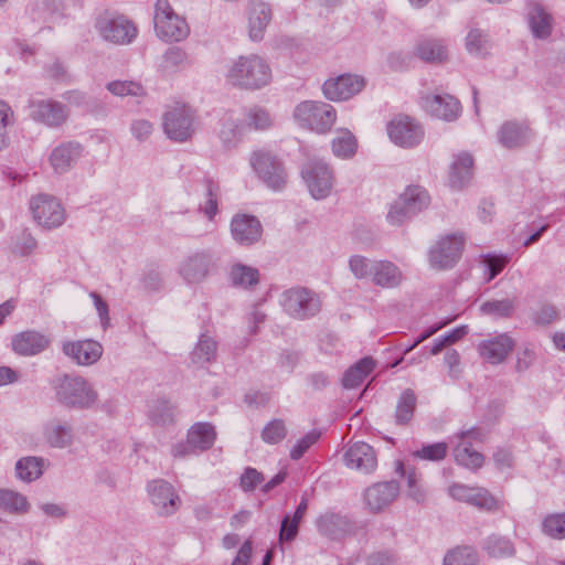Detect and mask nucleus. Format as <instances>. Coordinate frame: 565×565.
Wrapping results in <instances>:
<instances>
[{
	"label": "nucleus",
	"instance_id": "ea45409f",
	"mask_svg": "<svg viewBox=\"0 0 565 565\" xmlns=\"http://www.w3.org/2000/svg\"><path fill=\"white\" fill-rule=\"evenodd\" d=\"M468 503L486 511H498L503 507L500 500L481 487H475Z\"/></svg>",
	"mask_w": 565,
	"mask_h": 565
},
{
	"label": "nucleus",
	"instance_id": "13d9d810",
	"mask_svg": "<svg viewBox=\"0 0 565 565\" xmlns=\"http://www.w3.org/2000/svg\"><path fill=\"white\" fill-rule=\"evenodd\" d=\"M483 263L486 264L487 269L489 270L488 279L491 280L503 270L505 265L509 263V258L502 255H487L483 258Z\"/></svg>",
	"mask_w": 565,
	"mask_h": 565
},
{
	"label": "nucleus",
	"instance_id": "6ab92c4d",
	"mask_svg": "<svg viewBox=\"0 0 565 565\" xmlns=\"http://www.w3.org/2000/svg\"><path fill=\"white\" fill-rule=\"evenodd\" d=\"M215 268L211 255L195 253L184 258L179 267L180 275L188 282H200L205 279Z\"/></svg>",
	"mask_w": 565,
	"mask_h": 565
},
{
	"label": "nucleus",
	"instance_id": "de8ad7c7",
	"mask_svg": "<svg viewBox=\"0 0 565 565\" xmlns=\"http://www.w3.org/2000/svg\"><path fill=\"white\" fill-rule=\"evenodd\" d=\"M231 277L234 285L245 288L256 285L259 279L258 270L256 268L241 264L232 267Z\"/></svg>",
	"mask_w": 565,
	"mask_h": 565
},
{
	"label": "nucleus",
	"instance_id": "69168bd1",
	"mask_svg": "<svg viewBox=\"0 0 565 565\" xmlns=\"http://www.w3.org/2000/svg\"><path fill=\"white\" fill-rule=\"evenodd\" d=\"M408 494L417 502L425 499V492L419 484V477L416 472L412 471L407 475Z\"/></svg>",
	"mask_w": 565,
	"mask_h": 565
},
{
	"label": "nucleus",
	"instance_id": "c85d7f7f",
	"mask_svg": "<svg viewBox=\"0 0 565 565\" xmlns=\"http://www.w3.org/2000/svg\"><path fill=\"white\" fill-rule=\"evenodd\" d=\"M530 129L524 124L505 122L499 131V140L507 148L521 147L530 139Z\"/></svg>",
	"mask_w": 565,
	"mask_h": 565
},
{
	"label": "nucleus",
	"instance_id": "5701e85b",
	"mask_svg": "<svg viewBox=\"0 0 565 565\" xmlns=\"http://www.w3.org/2000/svg\"><path fill=\"white\" fill-rule=\"evenodd\" d=\"M423 107L431 116L454 120L460 113L459 102L450 95H428L423 98Z\"/></svg>",
	"mask_w": 565,
	"mask_h": 565
},
{
	"label": "nucleus",
	"instance_id": "473e14b6",
	"mask_svg": "<svg viewBox=\"0 0 565 565\" xmlns=\"http://www.w3.org/2000/svg\"><path fill=\"white\" fill-rule=\"evenodd\" d=\"M373 280L376 285L383 287H394L402 281V273L390 262H379L373 264Z\"/></svg>",
	"mask_w": 565,
	"mask_h": 565
},
{
	"label": "nucleus",
	"instance_id": "0e129e2a",
	"mask_svg": "<svg viewBox=\"0 0 565 565\" xmlns=\"http://www.w3.org/2000/svg\"><path fill=\"white\" fill-rule=\"evenodd\" d=\"M263 480L262 473L256 469L247 468L241 477V487L244 491H252Z\"/></svg>",
	"mask_w": 565,
	"mask_h": 565
},
{
	"label": "nucleus",
	"instance_id": "e433bc0d",
	"mask_svg": "<svg viewBox=\"0 0 565 565\" xmlns=\"http://www.w3.org/2000/svg\"><path fill=\"white\" fill-rule=\"evenodd\" d=\"M191 65V58L180 47L169 49L162 60L161 67L164 72H177L186 68Z\"/></svg>",
	"mask_w": 565,
	"mask_h": 565
},
{
	"label": "nucleus",
	"instance_id": "f257e3e1",
	"mask_svg": "<svg viewBox=\"0 0 565 565\" xmlns=\"http://www.w3.org/2000/svg\"><path fill=\"white\" fill-rule=\"evenodd\" d=\"M225 79L234 87L248 90L259 89L270 83L271 68L259 55H243L230 63Z\"/></svg>",
	"mask_w": 565,
	"mask_h": 565
},
{
	"label": "nucleus",
	"instance_id": "412c9836",
	"mask_svg": "<svg viewBox=\"0 0 565 565\" xmlns=\"http://www.w3.org/2000/svg\"><path fill=\"white\" fill-rule=\"evenodd\" d=\"M234 239L242 245H252L259 241L263 232L260 222L252 215H235L231 223Z\"/></svg>",
	"mask_w": 565,
	"mask_h": 565
},
{
	"label": "nucleus",
	"instance_id": "f704fd0d",
	"mask_svg": "<svg viewBox=\"0 0 565 565\" xmlns=\"http://www.w3.org/2000/svg\"><path fill=\"white\" fill-rule=\"evenodd\" d=\"M44 437L47 444L60 448L70 445L72 440L70 427L58 422H52L45 426Z\"/></svg>",
	"mask_w": 565,
	"mask_h": 565
},
{
	"label": "nucleus",
	"instance_id": "a18cd8bd",
	"mask_svg": "<svg viewBox=\"0 0 565 565\" xmlns=\"http://www.w3.org/2000/svg\"><path fill=\"white\" fill-rule=\"evenodd\" d=\"M344 525L345 521L334 513H326L317 521L319 532L329 537H337L343 530Z\"/></svg>",
	"mask_w": 565,
	"mask_h": 565
},
{
	"label": "nucleus",
	"instance_id": "2f4dec72",
	"mask_svg": "<svg viewBox=\"0 0 565 565\" xmlns=\"http://www.w3.org/2000/svg\"><path fill=\"white\" fill-rule=\"evenodd\" d=\"M332 152L341 159L353 157L358 149L354 135L348 129H339L331 142Z\"/></svg>",
	"mask_w": 565,
	"mask_h": 565
},
{
	"label": "nucleus",
	"instance_id": "37998d69",
	"mask_svg": "<svg viewBox=\"0 0 565 565\" xmlns=\"http://www.w3.org/2000/svg\"><path fill=\"white\" fill-rule=\"evenodd\" d=\"M542 531L545 535L555 539H565V512L546 515L542 521Z\"/></svg>",
	"mask_w": 565,
	"mask_h": 565
},
{
	"label": "nucleus",
	"instance_id": "09e8293b",
	"mask_svg": "<svg viewBox=\"0 0 565 565\" xmlns=\"http://www.w3.org/2000/svg\"><path fill=\"white\" fill-rule=\"evenodd\" d=\"M14 111L3 100H0V150L9 145L8 127L14 124Z\"/></svg>",
	"mask_w": 565,
	"mask_h": 565
},
{
	"label": "nucleus",
	"instance_id": "72a5a7b5",
	"mask_svg": "<svg viewBox=\"0 0 565 565\" xmlns=\"http://www.w3.org/2000/svg\"><path fill=\"white\" fill-rule=\"evenodd\" d=\"M375 362L371 358H363L351 366L343 376V385L347 388H354L362 384L366 376L374 370Z\"/></svg>",
	"mask_w": 565,
	"mask_h": 565
},
{
	"label": "nucleus",
	"instance_id": "c756f323",
	"mask_svg": "<svg viewBox=\"0 0 565 565\" xmlns=\"http://www.w3.org/2000/svg\"><path fill=\"white\" fill-rule=\"evenodd\" d=\"M473 159L468 153L459 154L450 167L449 182L452 188L463 186L472 175Z\"/></svg>",
	"mask_w": 565,
	"mask_h": 565
},
{
	"label": "nucleus",
	"instance_id": "b1692460",
	"mask_svg": "<svg viewBox=\"0 0 565 565\" xmlns=\"http://www.w3.org/2000/svg\"><path fill=\"white\" fill-rule=\"evenodd\" d=\"M398 491L399 488L395 481L375 483L365 491V502L372 511L379 512L397 498Z\"/></svg>",
	"mask_w": 565,
	"mask_h": 565
},
{
	"label": "nucleus",
	"instance_id": "a878e982",
	"mask_svg": "<svg viewBox=\"0 0 565 565\" xmlns=\"http://www.w3.org/2000/svg\"><path fill=\"white\" fill-rule=\"evenodd\" d=\"M271 19L270 7L263 1H252L248 11V32L254 41L263 39L265 29Z\"/></svg>",
	"mask_w": 565,
	"mask_h": 565
},
{
	"label": "nucleus",
	"instance_id": "9d476101",
	"mask_svg": "<svg viewBox=\"0 0 565 565\" xmlns=\"http://www.w3.org/2000/svg\"><path fill=\"white\" fill-rule=\"evenodd\" d=\"M193 114L190 107L177 103L164 116V131L174 141H185L193 134Z\"/></svg>",
	"mask_w": 565,
	"mask_h": 565
},
{
	"label": "nucleus",
	"instance_id": "423d86ee",
	"mask_svg": "<svg viewBox=\"0 0 565 565\" xmlns=\"http://www.w3.org/2000/svg\"><path fill=\"white\" fill-rule=\"evenodd\" d=\"M459 441L454 448V455L457 463L470 469L477 470L482 467L484 458L480 451L475 449V445L483 441V434L480 429L472 428L461 431L457 435Z\"/></svg>",
	"mask_w": 565,
	"mask_h": 565
},
{
	"label": "nucleus",
	"instance_id": "774afa93",
	"mask_svg": "<svg viewBox=\"0 0 565 565\" xmlns=\"http://www.w3.org/2000/svg\"><path fill=\"white\" fill-rule=\"evenodd\" d=\"M252 554L253 542L248 539L242 544L231 565H249Z\"/></svg>",
	"mask_w": 565,
	"mask_h": 565
},
{
	"label": "nucleus",
	"instance_id": "6e6552de",
	"mask_svg": "<svg viewBox=\"0 0 565 565\" xmlns=\"http://www.w3.org/2000/svg\"><path fill=\"white\" fill-rule=\"evenodd\" d=\"M31 212L36 223L44 228L61 226L65 221V211L61 202L53 196L40 194L30 202Z\"/></svg>",
	"mask_w": 565,
	"mask_h": 565
},
{
	"label": "nucleus",
	"instance_id": "dca6fc26",
	"mask_svg": "<svg viewBox=\"0 0 565 565\" xmlns=\"http://www.w3.org/2000/svg\"><path fill=\"white\" fill-rule=\"evenodd\" d=\"M463 239L461 236L450 235L441 238L430 250L429 260L433 267L444 269L452 266L461 254Z\"/></svg>",
	"mask_w": 565,
	"mask_h": 565
},
{
	"label": "nucleus",
	"instance_id": "c03bdc74",
	"mask_svg": "<svg viewBox=\"0 0 565 565\" xmlns=\"http://www.w3.org/2000/svg\"><path fill=\"white\" fill-rule=\"evenodd\" d=\"M444 565H478V556L472 547L459 546L445 556Z\"/></svg>",
	"mask_w": 565,
	"mask_h": 565
},
{
	"label": "nucleus",
	"instance_id": "4d7b16f0",
	"mask_svg": "<svg viewBox=\"0 0 565 565\" xmlns=\"http://www.w3.org/2000/svg\"><path fill=\"white\" fill-rule=\"evenodd\" d=\"M206 192H207V200L203 207L204 213L207 215L210 220L213 218V216L217 212V195H218V185L214 183L213 181L209 180L206 182Z\"/></svg>",
	"mask_w": 565,
	"mask_h": 565
},
{
	"label": "nucleus",
	"instance_id": "4468645a",
	"mask_svg": "<svg viewBox=\"0 0 565 565\" xmlns=\"http://www.w3.org/2000/svg\"><path fill=\"white\" fill-rule=\"evenodd\" d=\"M365 86V81L359 75L343 74L329 78L323 84V94L329 100H347L359 94Z\"/></svg>",
	"mask_w": 565,
	"mask_h": 565
},
{
	"label": "nucleus",
	"instance_id": "bb28decb",
	"mask_svg": "<svg viewBox=\"0 0 565 565\" xmlns=\"http://www.w3.org/2000/svg\"><path fill=\"white\" fill-rule=\"evenodd\" d=\"M82 148L75 142H65L54 148L50 163L56 173L66 172L81 157Z\"/></svg>",
	"mask_w": 565,
	"mask_h": 565
},
{
	"label": "nucleus",
	"instance_id": "ddd939ff",
	"mask_svg": "<svg viewBox=\"0 0 565 565\" xmlns=\"http://www.w3.org/2000/svg\"><path fill=\"white\" fill-rule=\"evenodd\" d=\"M252 166L258 177L270 188L277 190L286 183V174L281 163L268 152H255Z\"/></svg>",
	"mask_w": 565,
	"mask_h": 565
},
{
	"label": "nucleus",
	"instance_id": "a19ab883",
	"mask_svg": "<svg viewBox=\"0 0 565 565\" xmlns=\"http://www.w3.org/2000/svg\"><path fill=\"white\" fill-rule=\"evenodd\" d=\"M416 407V396L413 391L406 390L402 393L396 407L395 418L397 424H407L414 414Z\"/></svg>",
	"mask_w": 565,
	"mask_h": 565
},
{
	"label": "nucleus",
	"instance_id": "7c9ffc66",
	"mask_svg": "<svg viewBox=\"0 0 565 565\" xmlns=\"http://www.w3.org/2000/svg\"><path fill=\"white\" fill-rule=\"evenodd\" d=\"M188 435L191 447L200 451L211 448L216 437L214 427L206 423L193 425Z\"/></svg>",
	"mask_w": 565,
	"mask_h": 565
},
{
	"label": "nucleus",
	"instance_id": "393cba45",
	"mask_svg": "<svg viewBox=\"0 0 565 565\" xmlns=\"http://www.w3.org/2000/svg\"><path fill=\"white\" fill-rule=\"evenodd\" d=\"M50 343V339L42 333L24 331L13 337L12 349L20 355H35L44 351Z\"/></svg>",
	"mask_w": 565,
	"mask_h": 565
},
{
	"label": "nucleus",
	"instance_id": "f8f14e48",
	"mask_svg": "<svg viewBox=\"0 0 565 565\" xmlns=\"http://www.w3.org/2000/svg\"><path fill=\"white\" fill-rule=\"evenodd\" d=\"M102 36L114 43H130L137 35L136 25L124 15H104L97 22Z\"/></svg>",
	"mask_w": 565,
	"mask_h": 565
},
{
	"label": "nucleus",
	"instance_id": "f3484780",
	"mask_svg": "<svg viewBox=\"0 0 565 565\" xmlns=\"http://www.w3.org/2000/svg\"><path fill=\"white\" fill-rule=\"evenodd\" d=\"M148 490L152 503L161 515H171L180 508V497L168 481L154 480L149 483Z\"/></svg>",
	"mask_w": 565,
	"mask_h": 565
},
{
	"label": "nucleus",
	"instance_id": "052dcab7",
	"mask_svg": "<svg viewBox=\"0 0 565 565\" xmlns=\"http://www.w3.org/2000/svg\"><path fill=\"white\" fill-rule=\"evenodd\" d=\"M373 265H370L369 260L362 256H353L350 259V269L358 278L366 277L369 274H373Z\"/></svg>",
	"mask_w": 565,
	"mask_h": 565
},
{
	"label": "nucleus",
	"instance_id": "4be33fe9",
	"mask_svg": "<svg viewBox=\"0 0 565 565\" xmlns=\"http://www.w3.org/2000/svg\"><path fill=\"white\" fill-rule=\"evenodd\" d=\"M344 460L349 468L365 473L372 472L377 465L375 451L370 445L362 441L354 443L348 448Z\"/></svg>",
	"mask_w": 565,
	"mask_h": 565
},
{
	"label": "nucleus",
	"instance_id": "39448f33",
	"mask_svg": "<svg viewBox=\"0 0 565 565\" xmlns=\"http://www.w3.org/2000/svg\"><path fill=\"white\" fill-rule=\"evenodd\" d=\"M429 204V195L420 186H409L392 205L387 220L393 225H401Z\"/></svg>",
	"mask_w": 565,
	"mask_h": 565
},
{
	"label": "nucleus",
	"instance_id": "9b49d317",
	"mask_svg": "<svg viewBox=\"0 0 565 565\" xmlns=\"http://www.w3.org/2000/svg\"><path fill=\"white\" fill-rule=\"evenodd\" d=\"M302 178L315 199H324L330 194L334 178L327 163L321 161L308 163L302 169Z\"/></svg>",
	"mask_w": 565,
	"mask_h": 565
},
{
	"label": "nucleus",
	"instance_id": "864d4df0",
	"mask_svg": "<svg viewBox=\"0 0 565 565\" xmlns=\"http://www.w3.org/2000/svg\"><path fill=\"white\" fill-rule=\"evenodd\" d=\"M448 452V446L446 443H436L431 445H425L420 449L414 451V457L430 460V461H439L443 460Z\"/></svg>",
	"mask_w": 565,
	"mask_h": 565
},
{
	"label": "nucleus",
	"instance_id": "20e7f679",
	"mask_svg": "<svg viewBox=\"0 0 565 565\" xmlns=\"http://www.w3.org/2000/svg\"><path fill=\"white\" fill-rule=\"evenodd\" d=\"M57 399L73 407H89L97 399V393L90 384L81 376H64L56 387Z\"/></svg>",
	"mask_w": 565,
	"mask_h": 565
},
{
	"label": "nucleus",
	"instance_id": "a211bd4d",
	"mask_svg": "<svg viewBox=\"0 0 565 565\" xmlns=\"http://www.w3.org/2000/svg\"><path fill=\"white\" fill-rule=\"evenodd\" d=\"M515 341L507 333L483 340L478 345L480 356L491 364L502 363L513 351Z\"/></svg>",
	"mask_w": 565,
	"mask_h": 565
},
{
	"label": "nucleus",
	"instance_id": "680f3d73",
	"mask_svg": "<svg viewBox=\"0 0 565 565\" xmlns=\"http://www.w3.org/2000/svg\"><path fill=\"white\" fill-rule=\"evenodd\" d=\"M559 318L558 310L552 305L542 306L534 316V320L539 324H550Z\"/></svg>",
	"mask_w": 565,
	"mask_h": 565
},
{
	"label": "nucleus",
	"instance_id": "8fccbe9b",
	"mask_svg": "<svg viewBox=\"0 0 565 565\" xmlns=\"http://www.w3.org/2000/svg\"><path fill=\"white\" fill-rule=\"evenodd\" d=\"M245 120L249 127L255 129H267L273 125L270 114L258 106L250 107L245 115Z\"/></svg>",
	"mask_w": 565,
	"mask_h": 565
},
{
	"label": "nucleus",
	"instance_id": "2eb2a0df",
	"mask_svg": "<svg viewBox=\"0 0 565 565\" xmlns=\"http://www.w3.org/2000/svg\"><path fill=\"white\" fill-rule=\"evenodd\" d=\"M63 353L78 365L95 364L103 355V347L95 340L66 341L62 345Z\"/></svg>",
	"mask_w": 565,
	"mask_h": 565
},
{
	"label": "nucleus",
	"instance_id": "1a4fd4ad",
	"mask_svg": "<svg viewBox=\"0 0 565 565\" xmlns=\"http://www.w3.org/2000/svg\"><path fill=\"white\" fill-rule=\"evenodd\" d=\"M282 306L290 316L305 319L320 311L321 301L306 288H292L284 294Z\"/></svg>",
	"mask_w": 565,
	"mask_h": 565
},
{
	"label": "nucleus",
	"instance_id": "0eeeda50",
	"mask_svg": "<svg viewBox=\"0 0 565 565\" xmlns=\"http://www.w3.org/2000/svg\"><path fill=\"white\" fill-rule=\"evenodd\" d=\"M387 134L392 142L402 148H414L424 138L422 125L409 116H397L387 124Z\"/></svg>",
	"mask_w": 565,
	"mask_h": 565
},
{
	"label": "nucleus",
	"instance_id": "bf43d9fd",
	"mask_svg": "<svg viewBox=\"0 0 565 565\" xmlns=\"http://www.w3.org/2000/svg\"><path fill=\"white\" fill-rule=\"evenodd\" d=\"M298 522L292 521L290 515H286L281 521V526L279 531V541L280 542H290L298 534Z\"/></svg>",
	"mask_w": 565,
	"mask_h": 565
},
{
	"label": "nucleus",
	"instance_id": "f03ea898",
	"mask_svg": "<svg viewBox=\"0 0 565 565\" xmlns=\"http://www.w3.org/2000/svg\"><path fill=\"white\" fill-rule=\"evenodd\" d=\"M294 118L303 128L318 134H327L337 120L333 106L320 100H305L294 110Z\"/></svg>",
	"mask_w": 565,
	"mask_h": 565
},
{
	"label": "nucleus",
	"instance_id": "79ce46f5",
	"mask_svg": "<svg viewBox=\"0 0 565 565\" xmlns=\"http://www.w3.org/2000/svg\"><path fill=\"white\" fill-rule=\"evenodd\" d=\"M417 54L427 62H443L447 57V50L439 41L427 40L418 45Z\"/></svg>",
	"mask_w": 565,
	"mask_h": 565
},
{
	"label": "nucleus",
	"instance_id": "5fc2aeb1",
	"mask_svg": "<svg viewBox=\"0 0 565 565\" xmlns=\"http://www.w3.org/2000/svg\"><path fill=\"white\" fill-rule=\"evenodd\" d=\"M149 416L154 424L167 425L173 420V407L167 401H159L151 406Z\"/></svg>",
	"mask_w": 565,
	"mask_h": 565
},
{
	"label": "nucleus",
	"instance_id": "aec40b11",
	"mask_svg": "<svg viewBox=\"0 0 565 565\" xmlns=\"http://www.w3.org/2000/svg\"><path fill=\"white\" fill-rule=\"evenodd\" d=\"M30 116L33 120L45 124L50 127L62 125L68 114L64 105L58 102L33 100L30 103Z\"/></svg>",
	"mask_w": 565,
	"mask_h": 565
},
{
	"label": "nucleus",
	"instance_id": "338daca9",
	"mask_svg": "<svg viewBox=\"0 0 565 565\" xmlns=\"http://www.w3.org/2000/svg\"><path fill=\"white\" fill-rule=\"evenodd\" d=\"M36 247V241L30 233L23 232L19 242H17L13 252L19 255H29Z\"/></svg>",
	"mask_w": 565,
	"mask_h": 565
},
{
	"label": "nucleus",
	"instance_id": "7ed1b4c3",
	"mask_svg": "<svg viewBox=\"0 0 565 565\" xmlns=\"http://www.w3.org/2000/svg\"><path fill=\"white\" fill-rule=\"evenodd\" d=\"M154 30L166 42L182 41L190 32L186 21L174 12L168 0L156 2Z\"/></svg>",
	"mask_w": 565,
	"mask_h": 565
},
{
	"label": "nucleus",
	"instance_id": "e2e57ef3",
	"mask_svg": "<svg viewBox=\"0 0 565 565\" xmlns=\"http://www.w3.org/2000/svg\"><path fill=\"white\" fill-rule=\"evenodd\" d=\"M318 435L309 433L301 438L291 449L290 457L295 460L302 457V455L317 441Z\"/></svg>",
	"mask_w": 565,
	"mask_h": 565
},
{
	"label": "nucleus",
	"instance_id": "603ef678",
	"mask_svg": "<svg viewBox=\"0 0 565 565\" xmlns=\"http://www.w3.org/2000/svg\"><path fill=\"white\" fill-rule=\"evenodd\" d=\"M107 89L117 96H141L143 87L138 82L132 81H114L108 83Z\"/></svg>",
	"mask_w": 565,
	"mask_h": 565
},
{
	"label": "nucleus",
	"instance_id": "3c124183",
	"mask_svg": "<svg viewBox=\"0 0 565 565\" xmlns=\"http://www.w3.org/2000/svg\"><path fill=\"white\" fill-rule=\"evenodd\" d=\"M515 308L514 299L487 301L481 306L482 312L497 317H510Z\"/></svg>",
	"mask_w": 565,
	"mask_h": 565
},
{
	"label": "nucleus",
	"instance_id": "4c0bfd02",
	"mask_svg": "<svg viewBox=\"0 0 565 565\" xmlns=\"http://www.w3.org/2000/svg\"><path fill=\"white\" fill-rule=\"evenodd\" d=\"M484 550L489 556L495 558L510 557L515 553L513 543L509 539L499 535L489 536Z\"/></svg>",
	"mask_w": 565,
	"mask_h": 565
},
{
	"label": "nucleus",
	"instance_id": "58836bf2",
	"mask_svg": "<svg viewBox=\"0 0 565 565\" xmlns=\"http://www.w3.org/2000/svg\"><path fill=\"white\" fill-rule=\"evenodd\" d=\"M0 509L12 513H24L29 503L24 495L12 490L0 489Z\"/></svg>",
	"mask_w": 565,
	"mask_h": 565
},
{
	"label": "nucleus",
	"instance_id": "49530a36",
	"mask_svg": "<svg viewBox=\"0 0 565 565\" xmlns=\"http://www.w3.org/2000/svg\"><path fill=\"white\" fill-rule=\"evenodd\" d=\"M15 470L21 480L32 481L42 475V461L35 457L23 458L17 462Z\"/></svg>",
	"mask_w": 565,
	"mask_h": 565
},
{
	"label": "nucleus",
	"instance_id": "c9c22d12",
	"mask_svg": "<svg viewBox=\"0 0 565 565\" xmlns=\"http://www.w3.org/2000/svg\"><path fill=\"white\" fill-rule=\"evenodd\" d=\"M191 356L192 362L196 365L203 366L206 363H211L216 356V342L207 335H202Z\"/></svg>",
	"mask_w": 565,
	"mask_h": 565
},
{
	"label": "nucleus",
	"instance_id": "6e6d98bb",
	"mask_svg": "<svg viewBox=\"0 0 565 565\" xmlns=\"http://www.w3.org/2000/svg\"><path fill=\"white\" fill-rule=\"evenodd\" d=\"M286 426L280 419L269 422L262 431V438L267 444H278L286 437Z\"/></svg>",
	"mask_w": 565,
	"mask_h": 565
},
{
	"label": "nucleus",
	"instance_id": "cd10ccee",
	"mask_svg": "<svg viewBox=\"0 0 565 565\" xmlns=\"http://www.w3.org/2000/svg\"><path fill=\"white\" fill-rule=\"evenodd\" d=\"M527 21L535 38H547L553 28L552 15L537 2L529 4Z\"/></svg>",
	"mask_w": 565,
	"mask_h": 565
}]
</instances>
